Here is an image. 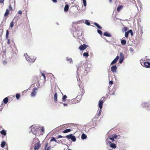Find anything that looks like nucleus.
<instances>
[{"mask_svg":"<svg viewBox=\"0 0 150 150\" xmlns=\"http://www.w3.org/2000/svg\"><path fill=\"white\" fill-rule=\"evenodd\" d=\"M88 68L87 67V63H84L83 65L79 64L78 67L77 72L80 73L84 76L88 74Z\"/></svg>","mask_w":150,"mask_h":150,"instance_id":"nucleus-1","label":"nucleus"},{"mask_svg":"<svg viewBox=\"0 0 150 150\" xmlns=\"http://www.w3.org/2000/svg\"><path fill=\"white\" fill-rule=\"evenodd\" d=\"M79 86L80 88H81L82 92H79L78 93V96L76 98H77L78 97L82 96L85 93V91L84 89L83 83L82 82H80L79 83Z\"/></svg>","mask_w":150,"mask_h":150,"instance_id":"nucleus-2","label":"nucleus"},{"mask_svg":"<svg viewBox=\"0 0 150 150\" xmlns=\"http://www.w3.org/2000/svg\"><path fill=\"white\" fill-rule=\"evenodd\" d=\"M24 56L25 57V58L26 59V60L28 61L29 62L33 63L34 62L35 60V59L32 58H31L27 53H25L24 54Z\"/></svg>","mask_w":150,"mask_h":150,"instance_id":"nucleus-3","label":"nucleus"},{"mask_svg":"<svg viewBox=\"0 0 150 150\" xmlns=\"http://www.w3.org/2000/svg\"><path fill=\"white\" fill-rule=\"evenodd\" d=\"M105 97H103L99 101L98 105L100 108V109H101L102 108L103 102H105Z\"/></svg>","mask_w":150,"mask_h":150,"instance_id":"nucleus-4","label":"nucleus"},{"mask_svg":"<svg viewBox=\"0 0 150 150\" xmlns=\"http://www.w3.org/2000/svg\"><path fill=\"white\" fill-rule=\"evenodd\" d=\"M65 137L67 138L68 139H71V140L73 142L76 141V139L75 136H73L72 134H70L69 135H66Z\"/></svg>","mask_w":150,"mask_h":150,"instance_id":"nucleus-5","label":"nucleus"},{"mask_svg":"<svg viewBox=\"0 0 150 150\" xmlns=\"http://www.w3.org/2000/svg\"><path fill=\"white\" fill-rule=\"evenodd\" d=\"M141 64L142 65L145 67L146 68H150V63L147 62H141Z\"/></svg>","mask_w":150,"mask_h":150,"instance_id":"nucleus-6","label":"nucleus"},{"mask_svg":"<svg viewBox=\"0 0 150 150\" xmlns=\"http://www.w3.org/2000/svg\"><path fill=\"white\" fill-rule=\"evenodd\" d=\"M38 90V89L36 87H34L30 94V95L31 97H34L35 96H36V93H37V91Z\"/></svg>","mask_w":150,"mask_h":150,"instance_id":"nucleus-7","label":"nucleus"},{"mask_svg":"<svg viewBox=\"0 0 150 150\" xmlns=\"http://www.w3.org/2000/svg\"><path fill=\"white\" fill-rule=\"evenodd\" d=\"M88 47V45L84 44L80 46L79 48L81 51H83L85 50Z\"/></svg>","mask_w":150,"mask_h":150,"instance_id":"nucleus-8","label":"nucleus"},{"mask_svg":"<svg viewBox=\"0 0 150 150\" xmlns=\"http://www.w3.org/2000/svg\"><path fill=\"white\" fill-rule=\"evenodd\" d=\"M40 146L41 144L40 143L35 144V150H38L40 148Z\"/></svg>","mask_w":150,"mask_h":150,"instance_id":"nucleus-9","label":"nucleus"},{"mask_svg":"<svg viewBox=\"0 0 150 150\" xmlns=\"http://www.w3.org/2000/svg\"><path fill=\"white\" fill-rule=\"evenodd\" d=\"M119 57L117 56L116 58L113 60V61L111 62L110 65H112L117 62L118 59H119Z\"/></svg>","mask_w":150,"mask_h":150,"instance_id":"nucleus-10","label":"nucleus"},{"mask_svg":"<svg viewBox=\"0 0 150 150\" xmlns=\"http://www.w3.org/2000/svg\"><path fill=\"white\" fill-rule=\"evenodd\" d=\"M117 69V67L116 65L112 66L111 68V71L113 72H115Z\"/></svg>","mask_w":150,"mask_h":150,"instance_id":"nucleus-11","label":"nucleus"},{"mask_svg":"<svg viewBox=\"0 0 150 150\" xmlns=\"http://www.w3.org/2000/svg\"><path fill=\"white\" fill-rule=\"evenodd\" d=\"M10 11L8 9H7L6 10L5 13L4 14V16L5 17L7 16L9 14Z\"/></svg>","mask_w":150,"mask_h":150,"instance_id":"nucleus-12","label":"nucleus"},{"mask_svg":"<svg viewBox=\"0 0 150 150\" xmlns=\"http://www.w3.org/2000/svg\"><path fill=\"white\" fill-rule=\"evenodd\" d=\"M69 6L68 5H66L64 8V11L65 12H67L69 9Z\"/></svg>","mask_w":150,"mask_h":150,"instance_id":"nucleus-13","label":"nucleus"},{"mask_svg":"<svg viewBox=\"0 0 150 150\" xmlns=\"http://www.w3.org/2000/svg\"><path fill=\"white\" fill-rule=\"evenodd\" d=\"M54 101L56 102L57 100V93H55L54 96Z\"/></svg>","mask_w":150,"mask_h":150,"instance_id":"nucleus-14","label":"nucleus"},{"mask_svg":"<svg viewBox=\"0 0 150 150\" xmlns=\"http://www.w3.org/2000/svg\"><path fill=\"white\" fill-rule=\"evenodd\" d=\"M123 6L122 5H120L117 8V11L119 12L123 8Z\"/></svg>","mask_w":150,"mask_h":150,"instance_id":"nucleus-15","label":"nucleus"},{"mask_svg":"<svg viewBox=\"0 0 150 150\" xmlns=\"http://www.w3.org/2000/svg\"><path fill=\"white\" fill-rule=\"evenodd\" d=\"M121 43L122 45H125L126 43V41L125 40H121Z\"/></svg>","mask_w":150,"mask_h":150,"instance_id":"nucleus-16","label":"nucleus"},{"mask_svg":"<svg viewBox=\"0 0 150 150\" xmlns=\"http://www.w3.org/2000/svg\"><path fill=\"white\" fill-rule=\"evenodd\" d=\"M87 137L86 135L85 134H82L81 135V138L83 139H85Z\"/></svg>","mask_w":150,"mask_h":150,"instance_id":"nucleus-17","label":"nucleus"},{"mask_svg":"<svg viewBox=\"0 0 150 150\" xmlns=\"http://www.w3.org/2000/svg\"><path fill=\"white\" fill-rule=\"evenodd\" d=\"M103 35H105V36L108 37H111V35L110 34L108 33L107 32H105L104 33Z\"/></svg>","mask_w":150,"mask_h":150,"instance_id":"nucleus-18","label":"nucleus"},{"mask_svg":"<svg viewBox=\"0 0 150 150\" xmlns=\"http://www.w3.org/2000/svg\"><path fill=\"white\" fill-rule=\"evenodd\" d=\"M71 131V130L70 129H67L64 131H63V132L64 133H67L68 132H69Z\"/></svg>","mask_w":150,"mask_h":150,"instance_id":"nucleus-19","label":"nucleus"},{"mask_svg":"<svg viewBox=\"0 0 150 150\" xmlns=\"http://www.w3.org/2000/svg\"><path fill=\"white\" fill-rule=\"evenodd\" d=\"M14 25V20H12V21L11 22L10 24V27L11 28H12L13 26Z\"/></svg>","mask_w":150,"mask_h":150,"instance_id":"nucleus-20","label":"nucleus"},{"mask_svg":"<svg viewBox=\"0 0 150 150\" xmlns=\"http://www.w3.org/2000/svg\"><path fill=\"white\" fill-rule=\"evenodd\" d=\"M8 101V98L7 97L5 98L3 100L4 103L6 104Z\"/></svg>","mask_w":150,"mask_h":150,"instance_id":"nucleus-21","label":"nucleus"},{"mask_svg":"<svg viewBox=\"0 0 150 150\" xmlns=\"http://www.w3.org/2000/svg\"><path fill=\"white\" fill-rule=\"evenodd\" d=\"M66 60L67 61H69L70 63H72L73 60L72 58H69L68 57H67V58Z\"/></svg>","mask_w":150,"mask_h":150,"instance_id":"nucleus-22","label":"nucleus"},{"mask_svg":"<svg viewBox=\"0 0 150 150\" xmlns=\"http://www.w3.org/2000/svg\"><path fill=\"white\" fill-rule=\"evenodd\" d=\"M0 133L2 134H3L5 136L6 134V132L5 130L4 129L2 130L1 131Z\"/></svg>","mask_w":150,"mask_h":150,"instance_id":"nucleus-23","label":"nucleus"},{"mask_svg":"<svg viewBox=\"0 0 150 150\" xmlns=\"http://www.w3.org/2000/svg\"><path fill=\"white\" fill-rule=\"evenodd\" d=\"M110 146L113 148H116V146L115 144L114 143H112L110 144Z\"/></svg>","mask_w":150,"mask_h":150,"instance_id":"nucleus-24","label":"nucleus"},{"mask_svg":"<svg viewBox=\"0 0 150 150\" xmlns=\"http://www.w3.org/2000/svg\"><path fill=\"white\" fill-rule=\"evenodd\" d=\"M6 142L5 141H3L2 142L1 144V147L2 148H4L6 144Z\"/></svg>","mask_w":150,"mask_h":150,"instance_id":"nucleus-25","label":"nucleus"},{"mask_svg":"<svg viewBox=\"0 0 150 150\" xmlns=\"http://www.w3.org/2000/svg\"><path fill=\"white\" fill-rule=\"evenodd\" d=\"M94 24L96 26L98 29H101V28H102V27H100V26L99 25V24L96 23H94Z\"/></svg>","mask_w":150,"mask_h":150,"instance_id":"nucleus-26","label":"nucleus"},{"mask_svg":"<svg viewBox=\"0 0 150 150\" xmlns=\"http://www.w3.org/2000/svg\"><path fill=\"white\" fill-rule=\"evenodd\" d=\"M128 28L127 27H125L124 28H122V31L124 32H125L126 31L128 30Z\"/></svg>","mask_w":150,"mask_h":150,"instance_id":"nucleus-27","label":"nucleus"},{"mask_svg":"<svg viewBox=\"0 0 150 150\" xmlns=\"http://www.w3.org/2000/svg\"><path fill=\"white\" fill-rule=\"evenodd\" d=\"M117 137V135H116V134H115V136L113 137H110L109 139H110L112 141V142H113L114 141V138H116Z\"/></svg>","mask_w":150,"mask_h":150,"instance_id":"nucleus-28","label":"nucleus"},{"mask_svg":"<svg viewBox=\"0 0 150 150\" xmlns=\"http://www.w3.org/2000/svg\"><path fill=\"white\" fill-rule=\"evenodd\" d=\"M8 35H9V31L8 30H6V38H9L8 37Z\"/></svg>","mask_w":150,"mask_h":150,"instance_id":"nucleus-29","label":"nucleus"},{"mask_svg":"<svg viewBox=\"0 0 150 150\" xmlns=\"http://www.w3.org/2000/svg\"><path fill=\"white\" fill-rule=\"evenodd\" d=\"M83 55L84 57H88L89 54L88 52H84L83 54Z\"/></svg>","mask_w":150,"mask_h":150,"instance_id":"nucleus-30","label":"nucleus"},{"mask_svg":"<svg viewBox=\"0 0 150 150\" xmlns=\"http://www.w3.org/2000/svg\"><path fill=\"white\" fill-rule=\"evenodd\" d=\"M120 58H124V56L122 53L120 52Z\"/></svg>","mask_w":150,"mask_h":150,"instance_id":"nucleus-31","label":"nucleus"},{"mask_svg":"<svg viewBox=\"0 0 150 150\" xmlns=\"http://www.w3.org/2000/svg\"><path fill=\"white\" fill-rule=\"evenodd\" d=\"M67 98V96L65 95L63 97V98H62V100L63 101H65L66 100V99Z\"/></svg>","mask_w":150,"mask_h":150,"instance_id":"nucleus-32","label":"nucleus"},{"mask_svg":"<svg viewBox=\"0 0 150 150\" xmlns=\"http://www.w3.org/2000/svg\"><path fill=\"white\" fill-rule=\"evenodd\" d=\"M50 141H54L56 142H57V141L54 137H52L50 140Z\"/></svg>","mask_w":150,"mask_h":150,"instance_id":"nucleus-33","label":"nucleus"},{"mask_svg":"<svg viewBox=\"0 0 150 150\" xmlns=\"http://www.w3.org/2000/svg\"><path fill=\"white\" fill-rule=\"evenodd\" d=\"M129 33L128 31L125 33V36L127 38H128V35H129Z\"/></svg>","mask_w":150,"mask_h":150,"instance_id":"nucleus-34","label":"nucleus"},{"mask_svg":"<svg viewBox=\"0 0 150 150\" xmlns=\"http://www.w3.org/2000/svg\"><path fill=\"white\" fill-rule=\"evenodd\" d=\"M20 94H19L17 93L16 94V98L18 99H19L20 97Z\"/></svg>","mask_w":150,"mask_h":150,"instance_id":"nucleus-35","label":"nucleus"},{"mask_svg":"<svg viewBox=\"0 0 150 150\" xmlns=\"http://www.w3.org/2000/svg\"><path fill=\"white\" fill-rule=\"evenodd\" d=\"M128 32L129 33H130L131 35L132 36L133 35V33L132 32V30H128Z\"/></svg>","mask_w":150,"mask_h":150,"instance_id":"nucleus-36","label":"nucleus"},{"mask_svg":"<svg viewBox=\"0 0 150 150\" xmlns=\"http://www.w3.org/2000/svg\"><path fill=\"white\" fill-rule=\"evenodd\" d=\"M148 104L146 103H142V105L143 107H146L147 106Z\"/></svg>","mask_w":150,"mask_h":150,"instance_id":"nucleus-37","label":"nucleus"},{"mask_svg":"<svg viewBox=\"0 0 150 150\" xmlns=\"http://www.w3.org/2000/svg\"><path fill=\"white\" fill-rule=\"evenodd\" d=\"M97 31H98V33L100 34V35H102V32L100 30H98V29L97 30Z\"/></svg>","mask_w":150,"mask_h":150,"instance_id":"nucleus-38","label":"nucleus"},{"mask_svg":"<svg viewBox=\"0 0 150 150\" xmlns=\"http://www.w3.org/2000/svg\"><path fill=\"white\" fill-rule=\"evenodd\" d=\"M83 3V5L85 6H86V0H82Z\"/></svg>","mask_w":150,"mask_h":150,"instance_id":"nucleus-39","label":"nucleus"},{"mask_svg":"<svg viewBox=\"0 0 150 150\" xmlns=\"http://www.w3.org/2000/svg\"><path fill=\"white\" fill-rule=\"evenodd\" d=\"M85 23L88 25H90V23L88 21L86 20L85 21Z\"/></svg>","mask_w":150,"mask_h":150,"instance_id":"nucleus-40","label":"nucleus"},{"mask_svg":"<svg viewBox=\"0 0 150 150\" xmlns=\"http://www.w3.org/2000/svg\"><path fill=\"white\" fill-rule=\"evenodd\" d=\"M101 112V109H100V110L98 112L97 114V115L98 117L100 115Z\"/></svg>","mask_w":150,"mask_h":150,"instance_id":"nucleus-41","label":"nucleus"},{"mask_svg":"<svg viewBox=\"0 0 150 150\" xmlns=\"http://www.w3.org/2000/svg\"><path fill=\"white\" fill-rule=\"evenodd\" d=\"M80 100H78L77 99H75L73 101V103H78L79 101H80Z\"/></svg>","mask_w":150,"mask_h":150,"instance_id":"nucleus-42","label":"nucleus"},{"mask_svg":"<svg viewBox=\"0 0 150 150\" xmlns=\"http://www.w3.org/2000/svg\"><path fill=\"white\" fill-rule=\"evenodd\" d=\"M8 8H9V9H9L10 11H12V8L11 7V5L10 4V5H9V6H8Z\"/></svg>","mask_w":150,"mask_h":150,"instance_id":"nucleus-43","label":"nucleus"},{"mask_svg":"<svg viewBox=\"0 0 150 150\" xmlns=\"http://www.w3.org/2000/svg\"><path fill=\"white\" fill-rule=\"evenodd\" d=\"M41 74L42 76H43L44 78V81H45L46 79V77L45 75V74L42 73H41Z\"/></svg>","mask_w":150,"mask_h":150,"instance_id":"nucleus-44","label":"nucleus"},{"mask_svg":"<svg viewBox=\"0 0 150 150\" xmlns=\"http://www.w3.org/2000/svg\"><path fill=\"white\" fill-rule=\"evenodd\" d=\"M124 58H120L119 62L120 63H121L122 62Z\"/></svg>","mask_w":150,"mask_h":150,"instance_id":"nucleus-45","label":"nucleus"},{"mask_svg":"<svg viewBox=\"0 0 150 150\" xmlns=\"http://www.w3.org/2000/svg\"><path fill=\"white\" fill-rule=\"evenodd\" d=\"M6 39L7 40V44H10V39L9 38H6Z\"/></svg>","mask_w":150,"mask_h":150,"instance_id":"nucleus-46","label":"nucleus"},{"mask_svg":"<svg viewBox=\"0 0 150 150\" xmlns=\"http://www.w3.org/2000/svg\"><path fill=\"white\" fill-rule=\"evenodd\" d=\"M7 63V62L6 61H4L3 62V64L4 65L6 64Z\"/></svg>","mask_w":150,"mask_h":150,"instance_id":"nucleus-47","label":"nucleus"},{"mask_svg":"<svg viewBox=\"0 0 150 150\" xmlns=\"http://www.w3.org/2000/svg\"><path fill=\"white\" fill-rule=\"evenodd\" d=\"M62 137H64L63 136H61V135H59L58 136V137H57V139H58V138H62Z\"/></svg>","mask_w":150,"mask_h":150,"instance_id":"nucleus-48","label":"nucleus"},{"mask_svg":"<svg viewBox=\"0 0 150 150\" xmlns=\"http://www.w3.org/2000/svg\"><path fill=\"white\" fill-rule=\"evenodd\" d=\"M18 13L20 15H21L22 14V11L21 10H19L18 11Z\"/></svg>","mask_w":150,"mask_h":150,"instance_id":"nucleus-49","label":"nucleus"},{"mask_svg":"<svg viewBox=\"0 0 150 150\" xmlns=\"http://www.w3.org/2000/svg\"><path fill=\"white\" fill-rule=\"evenodd\" d=\"M48 143H46L45 144V149H46Z\"/></svg>","mask_w":150,"mask_h":150,"instance_id":"nucleus-50","label":"nucleus"},{"mask_svg":"<svg viewBox=\"0 0 150 150\" xmlns=\"http://www.w3.org/2000/svg\"><path fill=\"white\" fill-rule=\"evenodd\" d=\"M41 131L44 132V129L43 127H42V128L41 129Z\"/></svg>","mask_w":150,"mask_h":150,"instance_id":"nucleus-51","label":"nucleus"},{"mask_svg":"<svg viewBox=\"0 0 150 150\" xmlns=\"http://www.w3.org/2000/svg\"><path fill=\"white\" fill-rule=\"evenodd\" d=\"M109 83L110 84H112L113 83V82L112 81H110Z\"/></svg>","mask_w":150,"mask_h":150,"instance_id":"nucleus-52","label":"nucleus"},{"mask_svg":"<svg viewBox=\"0 0 150 150\" xmlns=\"http://www.w3.org/2000/svg\"><path fill=\"white\" fill-rule=\"evenodd\" d=\"M4 0H0V3H2L4 2Z\"/></svg>","mask_w":150,"mask_h":150,"instance_id":"nucleus-53","label":"nucleus"},{"mask_svg":"<svg viewBox=\"0 0 150 150\" xmlns=\"http://www.w3.org/2000/svg\"><path fill=\"white\" fill-rule=\"evenodd\" d=\"M52 1L54 3H56L57 2V0H52Z\"/></svg>","mask_w":150,"mask_h":150,"instance_id":"nucleus-54","label":"nucleus"},{"mask_svg":"<svg viewBox=\"0 0 150 150\" xmlns=\"http://www.w3.org/2000/svg\"><path fill=\"white\" fill-rule=\"evenodd\" d=\"M50 150V147L49 146L48 147L47 149L46 150Z\"/></svg>","mask_w":150,"mask_h":150,"instance_id":"nucleus-55","label":"nucleus"},{"mask_svg":"<svg viewBox=\"0 0 150 150\" xmlns=\"http://www.w3.org/2000/svg\"><path fill=\"white\" fill-rule=\"evenodd\" d=\"M63 104L64 106H67V103H64Z\"/></svg>","mask_w":150,"mask_h":150,"instance_id":"nucleus-56","label":"nucleus"},{"mask_svg":"<svg viewBox=\"0 0 150 150\" xmlns=\"http://www.w3.org/2000/svg\"><path fill=\"white\" fill-rule=\"evenodd\" d=\"M82 92L81 88H80V91H79L78 93L79 92Z\"/></svg>","mask_w":150,"mask_h":150,"instance_id":"nucleus-57","label":"nucleus"},{"mask_svg":"<svg viewBox=\"0 0 150 150\" xmlns=\"http://www.w3.org/2000/svg\"><path fill=\"white\" fill-rule=\"evenodd\" d=\"M147 109L148 110H150V108H147Z\"/></svg>","mask_w":150,"mask_h":150,"instance_id":"nucleus-58","label":"nucleus"},{"mask_svg":"<svg viewBox=\"0 0 150 150\" xmlns=\"http://www.w3.org/2000/svg\"><path fill=\"white\" fill-rule=\"evenodd\" d=\"M4 56H5H5H6V55H5V54L4 55H2V57H4Z\"/></svg>","mask_w":150,"mask_h":150,"instance_id":"nucleus-59","label":"nucleus"},{"mask_svg":"<svg viewBox=\"0 0 150 150\" xmlns=\"http://www.w3.org/2000/svg\"><path fill=\"white\" fill-rule=\"evenodd\" d=\"M110 2H111L112 1V0H109Z\"/></svg>","mask_w":150,"mask_h":150,"instance_id":"nucleus-60","label":"nucleus"},{"mask_svg":"<svg viewBox=\"0 0 150 150\" xmlns=\"http://www.w3.org/2000/svg\"><path fill=\"white\" fill-rule=\"evenodd\" d=\"M108 138H107L106 139V141H107V140L108 141Z\"/></svg>","mask_w":150,"mask_h":150,"instance_id":"nucleus-61","label":"nucleus"},{"mask_svg":"<svg viewBox=\"0 0 150 150\" xmlns=\"http://www.w3.org/2000/svg\"><path fill=\"white\" fill-rule=\"evenodd\" d=\"M68 150H70V149H68Z\"/></svg>","mask_w":150,"mask_h":150,"instance_id":"nucleus-62","label":"nucleus"}]
</instances>
